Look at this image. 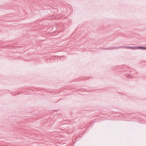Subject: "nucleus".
<instances>
[{"label":"nucleus","instance_id":"nucleus-1","mask_svg":"<svg viewBox=\"0 0 146 146\" xmlns=\"http://www.w3.org/2000/svg\"><path fill=\"white\" fill-rule=\"evenodd\" d=\"M139 46H118L110 47L107 48H105V49H118L120 48H127L131 49L133 50H135L139 49Z\"/></svg>","mask_w":146,"mask_h":146},{"label":"nucleus","instance_id":"nucleus-2","mask_svg":"<svg viewBox=\"0 0 146 146\" xmlns=\"http://www.w3.org/2000/svg\"><path fill=\"white\" fill-rule=\"evenodd\" d=\"M139 49L145 50H146V47L144 46H139Z\"/></svg>","mask_w":146,"mask_h":146},{"label":"nucleus","instance_id":"nucleus-3","mask_svg":"<svg viewBox=\"0 0 146 146\" xmlns=\"http://www.w3.org/2000/svg\"><path fill=\"white\" fill-rule=\"evenodd\" d=\"M127 77H128V78H130V76H129V75H128V76H127Z\"/></svg>","mask_w":146,"mask_h":146}]
</instances>
